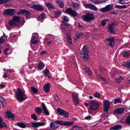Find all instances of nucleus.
Listing matches in <instances>:
<instances>
[{
    "instance_id": "nucleus-1",
    "label": "nucleus",
    "mask_w": 130,
    "mask_h": 130,
    "mask_svg": "<svg viewBox=\"0 0 130 130\" xmlns=\"http://www.w3.org/2000/svg\"><path fill=\"white\" fill-rule=\"evenodd\" d=\"M15 96L19 102L24 101L27 97L25 92L19 88H18L15 91Z\"/></svg>"
},
{
    "instance_id": "nucleus-2",
    "label": "nucleus",
    "mask_w": 130,
    "mask_h": 130,
    "mask_svg": "<svg viewBox=\"0 0 130 130\" xmlns=\"http://www.w3.org/2000/svg\"><path fill=\"white\" fill-rule=\"evenodd\" d=\"M72 27L71 25L69 24H66L65 26H61L62 31L66 34L67 37V40L68 42L70 43H71L72 42V39L71 37V34L70 33L67 32V29H69V30H71L72 28Z\"/></svg>"
},
{
    "instance_id": "nucleus-3",
    "label": "nucleus",
    "mask_w": 130,
    "mask_h": 130,
    "mask_svg": "<svg viewBox=\"0 0 130 130\" xmlns=\"http://www.w3.org/2000/svg\"><path fill=\"white\" fill-rule=\"evenodd\" d=\"M80 54L82 58L84 60H87L89 58L88 49L87 46L84 45L82 49Z\"/></svg>"
},
{
    "instance_id": "nucleus-4",
    "label": "nucleus",
    "mask_w": 130,
    "mask_h": 130,
    "mask_svg": "<svg viewBox=\"0 0 130 130\" xmlns=\"http://www.w3.org/2000/svg\"><path fill=\"white\" fill-rule=\"evenodd\" d=\"M83 21L87 22L91 21L94 19V17L93 14L88 13L82 16Z\"/></svg>"
},
{
    "instance_id": "nucleus-5",
    "label": "nucleus",
    "mask_w": 130,
    "mask_h": 130,
    "mask_svg": "<svg viewBox=\"0 0 130 130\" xmlns=\"http://www.w3.org/2000/svg\"><path fill=\"white\" fill-rule=\"evenodd\" d=\"M90 109L92 111L96 109L99 107V103L96 101H91L89 103Z\"/></svg>"
},
{
    "instance_id": "nucleus-6",
    "label": "nucleus",
    "mask_w": 130,
    "mask_h": 130,
    "mask_svg": "<svg viewBox=\"0 0 130 130\" xmlns=\"http://www.w3.org/2000/svg\"><path fill=\"white\" fill-rule=\"evenodd\" d=\"M20 18L17 16H14L12 19L9 22V24L10 26H13L17 24L20 22Z\"/></svg>"
},
{
    "instance_id": "nucleus-7",
    "label": "nucleus",
    "mask_w": 130,
    "mask_h": 130,
    "mask_svg": "<svg viewBox=\"0 0 130 130\" xmlns=\"http://www.w3.org/2000/svg\"><path fill=\"white\" fill-rule=\"evenodd\" d=\"M15 13L14 9L10 8L5 10L3 12V13L4 15H13Z\"/></svg>"
},
{
    "instance_id": "nucleus-8",
    "label": "nucleus",
    "mask_w": 130,
    "mask_h": 130,
    "mask_svg": "<svg viewBox=\"0 0 130 130\" xmlns=\"http://www.w3.org/2000/svg\"><path fill=\"white\" fill-rule=\"evenodd\" d=\"M84 6L86 8H88L95 11H97L98 9L91 3H84Z\"/></svg>"
},
{
    "instance_id": "nucleus-9",
    "label": "nucleus",
    "mask_w": 130,
    "mask_h": 130,
    "mask_svg": "<svg viewBox=\"0 0 130 130\" xmlns=\"http://www.w3.org/2000/svg\"><path fill=\"white\" fill-rule=\"evenodd\" d=\"M56 122L59 125L68 126L72 125L73 123L72 122H69L62 120H57L56 121Z\"/></svg>"
},
{
    "instance_id": "nucleus-10",
    "label": "nucleus",
    "mask_w": 130,
    "mask_h": 130,
    "mask_svg": "<svg viewBox=\"0 0 130 130\" xmlns=\"http://www.w3.org/2000/svg\"><path fill=\"white\" fill-rule=\"evenodd\" d=\"M108 30L111 33H114L115 31L118 30L116 25L114 23L110 24L108 26Z\"/></svg>"
},
{
    "instance_id": "nucleus-11",
    "label": "nucleus",
    "mask_w": 130,
    "mask_h": 130,
    "mask_svg": "<svg viewBox=\"0 0 130 130\" xmlns=\"http://www.w3.org/2000/svg\"><path fill=\"white\" fill-rule=\"evenodd\" d=\"M113 6V5L111 4H109L108 5L104 7L100 8V11L103 13L111 9Z\"/></svg>"
},
{
    "instance_id": "nucleus-12",
    "label": "nucleus",
    "mask_w": 130,
    "mask_h": 130,
    "mask_svg": "<svg viewBox=\"0 0 130 130\" xmlns=\"http://www.w3.org/2000/svg\"><path fill=\"white\" fill-rule=\"evenodd\" d=\"M65 11L67 13H68L69 15H71L73 17H75L77 15V13L76 12L72 10L70 8L66 9V10Z\"/></svg>"
},
{
    "instance_id": "nucleus-13",
    "label": "nucleus",
    "mask_w": 130,
    "mask_h": 130,
    "mask_svg": "<svg viewBox=\"0 0 130 130\" xmlns=\"http://www.w3.org/2000/svg\"><path fill=\"white\" fill-rule=\"evenodd\" d=\"M57 111L60 115L63 116L65 117L66 118L68 117V113L60 108H58L57 109Z\"/></svg>"
},
{
    "instance_id": "nucleus-14",
    "label": "nucleus",
    "mask_w": 130,
    "mask_h": 130,
    "mask_svg": "<svg viewBox=\"0 0 130 130\" xmlns=\"http://www.w3.org/2000/svg\"><path fill=\"white\" fill-rule=\"evenodd\" d=\"M45 123L41 122H32L30 125L31 127H38L40 126H42L45 125Z\"/></svg>"
},
{
    "instance_id": "nucleus-15",
    "label": "nucleus",
    "mask_w": 130,
    "mask_h": 130,
    "mask_svg": "<svg viewBox=\"0 0 130 130\" xmlns=\"http://www.w3.org/2000/svg\"><path fill=\"white\" fill-rule=\"evenodd\" d=\"M18 14H21L27 17L30 15V12L26 9H21L19 11Z\"/></svg>"
},
{
    "instance_id": "nucleus-16",
    "label": "nucleus",
    "mask_w": 130,
    "mask_h": 130,
    "mask_svg": "<svg viewBox=\"0 0 130 130\" xmlns=\"http://www.w3.org/2000/svg\"><path fill=\"white\" fill-rule=\"evenodd\" d=\"M104 110L106 112H107L108 110V108L110 105V103L108 101H105L103 102Z\"/></svg>"
},
{
    "instance_id": "nucleus-17",
    "label": "nucleus",
    "mask_w": 130,
    "mask_h": 130,
    "mask_svg": "<svg viewBox=\"0 0 130 130\" xmlns=\"http://www.w3.org/2000/svg\"><path fill=\"white\" fill-rule=\"evenodd\" d=\"M114 38L111 37L106 39V40L108 43V45L112 47H113L114 46Z\"/></svg>"
},
{
    "instance_id": "nucleus-18",
    "label": "nucleus",
    "mask_w": 130,
    "mask_h": 130,
    "mask_svg": "<svg viewBox=\"0 0 130 130\" xmlns=\"http://www.w3.org/2000/svg\"><path fill=\"white\" fill-rule=\"evenodd\" d=\"M72 96L73 98V101L74 104L77 105L78 103V94L74 92L72 93Z\"/></svg>"
},
{
    "instance_id": "nucleus-19",
    "label": "nucleus",
    "mask_w": 130,
    "mask_h": 130,
    "mask_svg": "<svg viewBox=\"0 0 130 130\" xmlns=\"http://www.w3.org/2000/svg\"><path fill=\"white\" fill-rule=\"evenodd\" d=\"M125 108H120L116 109L114 111V113L117 114H123L124 113Z\"/></svg>"
},
{
    "instance_id": "nucleus-20",
    "label": "nucleus",
    "mask_w": 130,
    "mask_h": 130,
    "mask_svg": "<svg viewBox=\"0 0 130 130\" xmlns=\"http://www.w3.org/2000/svg\"><path fill=\"white\" fill-rule=\"evenodd\" d=\"M50 84L49 83L45 84L43 87L44 90L45 92L47 93L50 90Z\"/></svg>"
},
{
    "instance_id": "nucleus-21",
    "label": "nucleus",
    "mask_w": 130,
    "mask_h": 130,
    "mask_svg": "<svg viewBox=\"0 0 130 130\" xmlns=\"http://www.w3.org/2000/svg\"><path fill=\"white\" fill-rule=\"evenodd\" d=\"M32 7L34 9L39 10H42L43 9V7L39 5H34Z\"/></svg>"
},
{
    "instance_id": "nucleus-22",
    "label": "nucleus",
    "mask_w": 130,
    "mask_h": 130,
    "mask_svg": "<svg viewBox=\"0 0 130 130\" xmlns=\"http://www.w3.org/2000/svg\"><path fill=\"white\" fill-rule=\"evenodd\" d=\"M57 123L55 121L54 122H52L50 124V128L52 129H55L57 128L58 127Z\"/></svg>"
},
{
    "instance_id": "nucleus-23",
    "label": "nucleus",
    "mask_w": 130,
    "mask_h": 130,
    "mask_svg": "<svg viewBox=\"0 0 130 130\" xmlns=\"http://www.w3.org/2000/svg\"><path fill=\"white\" fill-rule=\"evenodd\" d=\"M6 117L8 118H11L13 120L15 118V116L14 114L10 112L7 111L6 113Z\"/></svg>"
},
{
    "instance_id": "nucleus-24",
    "label": "nucleus",
    "mask_w": 130,
    "mask_h": 130,
    "mask_svg": "<svg viewBox=\"0 0 130 130\" xmlns=\"http://www.w3.org/2000/svg\"><path fill=\"white\" fill-rule=\"evenodd\" d=\"M41 105L45 114L47 115H49L50 114L44 103L43 102L42 103Z\"/></svg>"
},
{
    "instance_id": "nucleus-25",
    "label": "nucleus",
    "mask_w": 130,
    "mask_h": 130,
    "mask_svg": "<svg viewBox=\"0 0 130 130\" xmlns=\"http://www.w3.org/2000/svg\"><path fill=\"white\" fill-rule=\"evenodd\" d=\"M122 128V126L121 125H116L110 128V129L111 130H119Z\"/></svg>"
},
{
    "instance_id": "nucleus-26",
    "label": "nucleus",
    "mask_w": 130,
    "mask_h": 130,
    "mask_svg": "<svg viewBox=\"0 0 130 130\" xmlns=\"http://www.w3.org/2000/svg\"><path fill=\"white\" fill-rule=\"evenodd\" d=\"M31 43L33 44H36L38 42V38L35 37H34L31 40Z\"/></svg>"
},
{
    "instance_id": "nucleus-27",
    "label": "nucleus",
    "mask_w": 130,
    "mask_h": 130,
    "mask_svg": "<svg viewBox=\"0 0 130 130\" xmlns=\"http://www.w3.org/2000/svg\"><path fill=\"white\" fill-rule=\"evenodd\" d=\"M2 118L0 116V128H2L3 127H7L6 124L2 121Z\"/></svg>"
},
{
    "instance_id": "nucleus-28",
    "label": "nucleus",
    "mask_w": 130,
    "mask_h": 130,
    "mask_svg": "<svg viewBox=\"0 0 130 130\" xmlns=\"http://www.w3.org/2000/svg\"><path fill=\"white\" fill-rule=\"evenodd\" d=\"M55 18H57L60 16L61 14V11L59 10H56L54 12Z\"/></svg>"
},
{
    "instance_id": "nucleus-29",
    "label": "nucleus",
    "mask_w": 130,
    "mask_h": 130,
    "mask_svg": "<svg viewBox=\"0 0 130 130\" xmlns=\"http://www.w3.org/2000/svg\"><path fill=\"white\" fill-rule=\"evenodd\" d=\"M123 65L128 69H130V60H128L124 63Z\"/></svg>"
},
{
    "instance_id": "nucleus-30",
    "label": "nucleus",
    "mask_w": 130,
    "mask_h": 130,
    "mask_svg": "<svg viewBox=\"0 0 130 130\" xmlns=\"http://www.w3.org/2000/svg\"><path fill=\"white\" fill-rule=\"evenodd\" d=\"M56 2L60 7L62 8L64 7V4L62 1L56 0Z\"/></svg>"
},
{
    "instance_id": "nucleus-31",
    "label": "nucleus",
    "mask_w": 130,
    "mask_h": 130,
    "mask_svg": "<svg viewBox=\"0 0 130 130\" xmlns=\"http://www.w3.org/2000/svg\"><path fill=\"white\" fill-rule=\"evenodd\" d=\"M43 74L46 77H48L49 78H50L49 77L50 75V72L47 69L44 70Z\"/></svg>"
},
{
    "instance_id": "nucleus-32",
    "label": "nucleus",
    "mask_w": 130,
    "mask_h": 130,
    "mask_svg": "<svg viewBox=\"0 0 130 130\" xmlns=\"http://www.w3.org/2000/svg\"><path fill=\"white\" fill-rule=\"evenodd\" d=\"M84 69L85 70L86 73H88V75H91V70L89 69L88 67H84Z\"/></svg>"
},
{
    "instance_id": "nucleus-33",
    "label": "nucleus",
    "mask_w": 130,
    "mask_h": 130,
    "mask_svg": "<svg viewBox=\"0 0 130 130\" xmlns=\"http://www.w3.org/2000/svg\"><path fill=\"white\" fill-rule=\"evenodd\" d=\"M45 4L46 6L48 8H54V6L51 3L46 2Z\"/></svg>"
},
{
    "instance_id": "nucleus-34",
    "label": "nucleus",
    "mask_w": 130,
    "mask_h": 130,
    "mask_svg": "<svg viewBox=\"0 0 130 130\" xmlns=\"http://www.w3.org/2000/svg\"><path fill=\"white\" fill-rule=\"evenodd\" d=\"M17 125L19 127L22 128H24L26 127V125L24 123L22 122H19L17 123Z\"/></svg>"
},
{
    "instance_id": "nucleus-35",
    "label": "nucleus",
    "mask_w": 130,
    "mask_h": 130,
    "mask_svg": "<svg viewBox=\"0 0 130 130\" xmlns=\"http://www.w3.org/2000/svg\"><path fill=\"white\" fill-rule=\"evenodd\" d=\"M41 108L39 107H36L35 109V111L39 114H40L42 112Z\"/></svg>"
},
{
    "instance_id": "nucleus-36",
    "label": "nucleus",
    "mask_w": 130,
    "mask_h": 130,
    "mask_svg": "<svg viewBox=\"0 0 130 130\" xmlns=\"http://www.w3.org/2000/svg\"><path fill=\"white\" fill-rule=\"evenodd\" d=\"M122 101V100L120 98H117L114 99V103L115 104L120 103Z\"/></svg>"
},
{
    "instance_id": "nucleus-37",
    "label": "nucleus",
    "mask_w": 130,
    "mask_h": 130,
    "mask_svg": "<svg viewBox=\"0 0 130 130\" xmlns=\"http://www.w3.org/2000/svg\"><path fill=\"white\" fill-rule=\"evenodd\" d=\"M108 19H104L102 21H101V26H104L106 24V22H108Z\"/></svg>"
},
{
    "instance_id": "nucleus-38",
    "label": "nucleus",
    "mask_w": 130,
    "mask_h": 130,
    "mask_svg": "<svg viewBox=\"0 0 130 130\" xmlns=\"http://www.w3.org/2000/svg\"><path fill=\"white\" fill-rule=\"evenodd\" d=\"M75 36L76 37V39L82 37L83 36V34L80 33H76Z\"/></svg>"
},
{
    "instance_id": "nucleus-39",
    "label": "nucleus",
    "mask_w": 130,
    "mask_h": 130,
    "mask_svg": "<svg viewBox=\"0 0 130 130\" xmlns=\"http://www.w3.org/2000/svg\"><path fill=\"white\" fill-rule=\"evenodd\" d=\"M44 67V65L41 62H39L38 66V68L39 69H40V70H41L43 69Z\"/></svg>"
},
{
    "instance_id": "nucleus-40",
    "label": "nucleus",
    "mask_w": 130,
    "mask_h": 130,
    "mask_svg": "<svg viewBox=\"0 0 130 130\" xmlns=\"http://www.w3.org/2000/svg\"><path fill=\"white\" fill-rule=\"evenodd\" d=\"M125 122L127 124H130V115L126 117L125 120Z\"/></svg>"
},
{
    "instance_id": "nucleus-41",
    "label": "nucleus",
    "mask_w": 130,
    "mask_h": 130,
    "mask_svg": "<svg viewBox=\"0 0 130 130\" xmlns=\"http://www.w3.org/2000/svg\"><path fill=\"white\" fill-rule=\"evenodd\" d=\"M122 79V78L121 76H119V78H117L115 79V82L118 84H119L121 82V80Z\"/></svg>"
},
{
    "instance_id": "nucleus-42",
    "label": "nucleus",
    "mask_w": 130,
    "mask_h": 130,
    "mask_svg": "<svg viewBox=\"0 0 130 130\" xmlns=\"http://www.w3.org/2000/svg\"><path fill=\"white\" fill-rule=\"evenodd\" d=\"M46 18L45 14L44 13L41 14L39 16V18L41 19H43Z\"/></svg>"
},
{
    "instance_id": "nucleus-43",
    "label": "nucleus",
    "mask_w": 130,
    "mask_h": 130,
    "mask_svg": "<svg viewBox=\"0 0 130 130\" xmlns=\"http://www.w3.org/2000/svg\"><path fill=\"white\" fill-rule=\"evenodd\" d=\"M31 90L35 94L37 93L38 92L37 90L34 87H31Z\"/></svg>"
},
{
    "instance_id": "nucleus-44",
    "label": "nucleus",
    "mask_w": 130,
    "mask_h": 130,
    "mask_svg": "<svg viewBox=\"0 0 130 130\" xmlns=\"http://www.w3.org/2000/svg\"><path fill=\"white\" fill-rule=\"evenodd\" d=\"M31 117L32 119L34 120H37V118L35 114H32L31 116Z\"/></svg>"
},
{
    "instance_id": "nucleus-45",
    "label": "nucleus",
    "mask_w": 130,
    "mask_h": 130,
    "mask_svg": "<svg viewBox=\"0 0 130 130\" xmlns=\"http://www.w3.org/2000/svg\"><path fill=\"white\" fill-rule=\"evenodd\" d=\"M54 100L57 102H58L59 101V100L57 95L56 94H55L53 95Z\"/></svg>"
},
{
    "instance_id": "nucleus-46",
    "label": "nucleus",
    "mask_w": 130,
    "mask_h": 130,
    "mask_svg": "<svg viewBox=\"0 0 130 130\" xmlns=\"http://www.w3.org/2000/svg\"><path fill=\"white\" fill-rule=\"evenodd\" d=\"M94 96L95 97L98 98H99L101 96L100 94L97 92L94 94Z\"/></svg>"
},
{
    "instance_id": "nucleus-47",
    "label": "nucleus",
    "mask_w": 130,
    "mask_h": 130,
    "mask_svg": "<svg viewBox=\"0 0 130 130\" xmlns=\"http://www.w3.org/2000/svg\"><path fill=\"white\" fill-rule=\"evenodd\" d=\"M73 5L75 9H78L80 7L79 5L77 3H74Z\"/></svg>"
},
{
    "instance_id": "nucleus-48",
    "label": "nucleus",
    "mask_w": 130,
    "mask_h": 130,
    "mask_svg": "<svg viewBox=\"0 0 130 130\" xmlns=\"http://www.w3.org/2000/svg\"><path fill=\"white\" fill-rule=\"evenodd\" d=\"M9 1V0H0V4L6 3Z\"/></svg>"
},
{
    "instance_id": "nucleus-49",
    "label": "nucleus",
    "mask_w": 130,
    "mask_h": 130,
    "mask_svg": "<svg viewBox=\"0 0 130 130\" xmlns=\"http://www.w3.org/2000/svg\"><path fill=\"white\" fill-rule=\"evenodd\" d=\"M45 41L46 43H47L48 44L51 43V41L50 39L48 38H46L45 40Z\"/></svg>"
},
{
    "instance_id": "nucleus-50",
    "label": "nucleus",
    "mask_w": 130,
    "mask_h": 130,
    "mask_svg": "<svg viewBox=\"0 0 130 130\" xmlns=\"http://www.w3.org/2000/svg\"><path fill=\"white\" fill-rule=\"evenodd\" d=\"M64 20L66 22H68L69 21V20L68 17L66 16H64L63 18Z\"/></svg>"
},
{
    "instance_id": "nucleus-51",
    "label": "nucleus",
    "mask_w": 130,
    "mask_h": 130,
    "mask_svg": "<svg viewBox=\"0 0 130 130\" xmlns=\"http://www.w3.org/2000/svg\"><path fill=\"white\" fill-rule=\"evenodd\" d=\"M91 117L90 116H87L86 117L85 119V120H89L91 119Z\"/></svg>"
},
{
    "instance_id": "nucleus-52",
    "label": "nucleus",
    "mask_w": 130,
    "mask_h": 130,
    "mask_svg": "<svg viewBox=\"0 0 130 130\" xmlns=\"http://www.w3.org/2000/svg\"><path fill=\"white\" fill-rule=\"evenodd\" d=\"M1 103V105H2V106L3 107H4L6 105V104L5 103V101H3Z\"/></svg>"
},
{
    "instance_id": "nucleus-53",
    "label": "nucleus",
    "mask_w": 130,
    "mask_h": 130,
    "mask_svg": "<svg viewBox=\"0 0 130 130\" xmlns=\"http://www.w3.org/2000/svg\"><path fill=\"white\" fill-rule=\"evenodd\" d=\"M128 5H121V9H124L125 8L127 7H128Z\"/></svg>"
},
{
    "instance_id": "nucleus-54",
    "label": "nucleus",
    "mask_w": 130,
    "mask_h": 130,
    "mask_svg": "<svg viewBox=\"0 0 130 130\" xmlns=\"http://www.w3.org/2000/svg\"><path fill=\"white\" fill-rule=\"evenodd\" d=\"M9 48H7L4 51V52L5 54L6 55H8V54L7 53V52L9 50Z\"/></svg>"
},
{
    "instance_id": "nucleus-55",
    "label": "nucleus",
    "mask_w": 130,
    "mask_h": 130,
    "mask_svg": "<svg viewBox=\"0 0 130 130\" xmlns=\"http://www.w3.org/2000/svg\"><path fill=\"white\" fill-rule=\"evenodd\" d=\"M119 3H120L121 4H124L125 3V2L124 1L123 2V1H124V0H119Z\"/></svg>"
},
{
    "instance_id": "nucleus-56",
    "label": "nucleus",
    "mask_w": 130,
    "mask_h": 130,
    "mask_svg": "<svg viewBox=\"0 0 130 130\" xmlns=\"http://www.w3.org/2000/svg\"><path fill=\"white\" fill-rule=\"evenodd\" d=\"M34 67V65L33 63L29 65V67L30 69H31L32 68Z\"/></svg>"
},
{
    "instance_id": "nucleus-57",
    "label": "nucleus",
    "mask_w": 130,
    "mask_h": 130,
    "mask_svg": "<svg viewBox=\"0 0 130 130\" xmlns=\"http://www.w3.org/2000/svg\"><path fill=\"white\" fill-rule=\"evenodd\" d=\"M93 1L94 3L96 4L100 2L101 0H93Z\"/></svg>"
},
{
    "instance_id": "nucleus-58",
    "label": "nucleus",
    "mask_w": 130,
    "mask_h": 130,
    "mask_svg": "<svg viewBox=\"0 0 130 130\" xmlns=\"http://www.w3.org/2000/svg\"><path fill=\"white\" fill-rule=\"evenodd\" d=\"M101 80H102V81L104 83H106V81L105 78H104L103 77H101Z\"/></svg>"
},
{
    "instance_id": "nucleus-59",
    "label": "nucleus",
    "mask_w": 130,
    "mask_h": 130,
    "mask_svg": "<svg viewBox=\"0 0 130 130\" xmlns=\"http://www.w3.org/2000/svg\"><path fill=\"white\" fill-rule=\"evenodd\" d=\"M4 100L3 97L0 96V102L1 103L3 101H4Z\"/></svg>"
},
{
    "instance_id": "nucleus-60",
    "label": "nucleus",
    "mask_w": 130,
    "mask_h": 130,
    "mask_svg": "<svg viewBox=\"0 0 130 130\" xmlns=\"http://www.w3.org/2000/svg\"><path fill=\"white\" fill-rule=\"evenodd\" d=\"M5 41V40L0 38V44L3 43Z\"/></svg>"
},
{
    "instance_id": "nucleus-61",
    "label": "nucleus",
    "mask_w": 130,
    "mask_h": 130,
    "mask_svg": "<svg viewBox=\"0 0 130 130\" xmlns=\"http://www.w3.org/2000/svg\"><path fill=\"white\" fill-rule=\"evenodd\" d=\"M4 75H3V77L4 78H6L7 77V76L6 75L7 73L6 72H4Z\"/></svg>"
},
{
    "instance_id": "nucleus-62",
    "label": "nucleus",
    "mask_w": 130,
    "mask_h": 130,
    "mask_svg": "<svg viewBox=\"0 0 130 130\" xmlns=\"http://www.w3.org/2000/svg\"><path fill=\"white\" fill-rule=\"evenodd\" d=\"M5 86L3 84H1L0 85V88L2 89L5 87Z\"/></svg>"
},
{
    "instance_id": "nucleus-63",
    "label": "nucleus",
    "mask_w": 130,
    "mask_h": 130,
    "mask_svg": "<svg viewBox=\"0 0 130 130\" xmlns=\"http://www.w3.org/2000/svg\"><path fill=\"white\" fill-rule=\"evenodd\" d=\"M77 26L79 28H83L82 25H81L80 23L78 24Z\"/></svg>"
},
{
    "instance_id": "nucleus-64",
    "label": "nucleus",
    "mask_w": 130,
    "mask_h": 130,
    "mask_svg": "<svg viewBox=\"0 0 130 130\" xmlns=\"http://www.w3.org/2000/svg\"><path fill=\"white\" fill-rule=\"evenodd\" d=\"M115 7L117 8L121 9V6L117 5H115Z\"/></svg>"
}]
</instances>
